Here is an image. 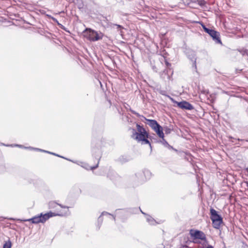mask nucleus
<instances>
[{
  "label": "nucleus",
  "instance_id": "obj_5",
  "mask_svg": "<svg viewBox=\"0 0 248 248\" xmlns=\"http://www.w3.org/2000/svg\"><path fill=\"white\" fill-rule=\"evenodd\" d=\"M148 122L147 124L156 133L157 135L161 138H164V133L162 127L154 120H150L145 118Z\"/></svg>",
  "mask_w": 248,
  "mask_h": 248
},
{
  "label": "nucleus",
  "instance_id": "obj_16",
  "mask_svg": "<svg viewBox=\"0 0 248 248\" xmlns=\"http://www.w3.org/2000/svg\"><path fill=\"white\" fill-rule=\"evenodd\" d=\"M51 18L52 19V20L54 21H55V22H57V20L54 17H51Z\"/></svg>",
  "mask_w": 248,
  "mask_h": 248
},
{
  "label": "nucleus",
  "instance_id": "obj_9",
  "mask_svg": "<svg viewBox=\"0 0 248 248\" xmlns=\"http://www.w3.org/2000/svg\"><path fill=\"white\" fill-rule=\"evenodd\" d=\"M16 146H18V147H21V148H28V149H31V150H38V151H42V152H47V153H48L49 154H53V155H55L53 153H50V152H47V151H46L45 150H41V149H39L38 148H32V147H23L22 145H15Z\"/></svg>",
  "mask_w": 248,
  "mask_h": 248
},
{
  "label": "nucleus",
  "instance_id": "obj_12",
  "mask_svg": "<svg viewBox=\"0 0 248 248\" xmlns=\"http://www.w3.org/2000/svg\"><path fill=\"white\" fill-rule=\"evenodd\" d=\"M212 30H213L209 29L207 28H205V29H204V31L208 34H210L211 33V32L212 31Z\"/></svg>",
  "mask_w": 248,
  "mask_h": 248
},
{
  "label": "nucleus",
  "instance_id": "obj_15",
  "mask_svg": "<svg viewBox=\"0 0 248 248\" xmlns=\"http://www.w3.org/2000/svg\"><path fill=\"white\" fill-rule=\"evenodd\" d=\"M102 218H101V216H100V217H99V218H98V221H102Z\"/></svg>",
  "mask_w": 248,
  "mask_h": 248
},
{
  "label": "nucleus",
  "instance_id": "obj_18",
  "mask_svg": "<svg viewBox=\"0 0 248 248\" xmlns=\"http://www.w3.org/2000/svg\"><path fill=\"white\" fill-rule=\"evenodd\" d=\"M97 166H95V167H92L91 169H92V170L96 168H97Z\"/></svg>",
  "mask_w": 248,
  "mask_h": 248
},
{
  "label": "nucleus",
  "instance_id": "obj_13",
  "mask_svg": "<svg viewBox=\"0 0 248 248\" xmlns=\"http://www.w3.org/2000/svg\"><path fill=\"white\" fill-rule=\"evenodd\" d=\"M165 133L166 134H169L170 133V131H171V129H170V128H166L165 129Z\"/></svg>",
  "mask_w": 248,
  "mask_h": 248
},
{
  "label": "nucleus",
  "instance_id": "obj_2",
  "mask_svg": "<svg viewBox=\"0 0 248 248\" xmlns=\"http://www.w3.org/2000/svg\"><path fill=\"white\" fill-rule=\"evenodd\" d=\"M137 131L134 129H132V138L141 144H149L150 145L147 140L148 134L145 129L138 124H137Z\"/></svg>",
  "mask_w": 248,
  "mask_h": 248
},
{
  "label": "nucleus",
  "instance_id": "obj_17",
  "mask_svg": "<svg viewBox=\"0 0 248 248\" xmlns=\"http://www.w3.org/2000/svg\"><path fill=\"white\" fill-rule=\"evenodd\" d=\"M206 248H214L213 246H211V245H209Z\"/></svg>",
  "mask_w": 248,
  "mask_h": 248
},
{
  "label": "nucleus",
  "instance_id": "obj_11",
  "mask_svg": "<svg viewBox=\"0 0 248 248\" xmlns=\"http://www.w3.org/2000/svg\"><path fill=\"white\" fill-rule=\"evenodd\" d=\"M12 244L10 241L5 242L4 244L3 248H11Z\"/></svg>",
  "mask_w": 248,
  "mask_h": 248
},
{
  "label": "nucleus",
  "instance_id": "obj_7",
  "mask_svg": "<svg viewBox=\"0 0 248 248\" xmlns=\"http://www.w3.org/2000/svg\"><path fill=\"white\" fill-rule=\"evenodd\" d=\"M190 234L191 236L195 239H199L204 240L206 238L205 234L200 231H191Z\"/></svg>",
  "mask_w": 248,
  "mask_h": 248
},
{
  "label": "nucleus",
  "instance_id": "obj_20",
  "mask_svg": "<svg viewBox=\"0 0 248 248\" xmlns=\"http://www.w3.org/2000/svg\"><path fill=\"white\" fill-rule=\"evenodd\" d=\"M202 28H203V30H204L205 28H206V27L204 25H202Z\"/></svg>",
  "mask_w": 248,
  "mask_h": 248
},
{
  "label": "nucleus",
  "instance_id": "obj_10",
  "mask_svg": "<svg viewBox=\"0 0 248 248\" xmlns=\"http://www.w3.org/2000/svg\"><path fill=\"white\" fill-rule=\"evenodd\" d=\"M146 220L151 225L155 224V221L151 217L147 216L146 217Z\"/></svg>",
  "mask_w": 248,
  "mask_h": 248
},
{
  "label": "nucleus",
  "instance_id": "obj_21",
  "mask_svg": "<svg viewBox=\"0 0 248 248\" xmlns=\"http://www.w3.org/2000/svg\"><path fill=\"white\" fill-rule=\"evenodd\" d=\"M112 217H113V219L114 220L115 219V217L113 216H112Z\"/></svg>",
  "mask_w": 248,
  "mask_h": 248
},
{
  "label": "nucleus",
  "instance_id": "obj_8",
  "mask_svg": "<svg viewBox=\"0 0 248 248\" xmlns=\"http://www.w3.org/2000/svg\"><path fill=\"white\" fill-rule=\"evenodd\" d=\"M217 43H221L220 40L219 39V34L218 32L215 30H212L210 34H209Z\"/></svg>",
  "mask_w": 248,
  "mask_h": 248
},
{
  "label": "nucleus",
  "instance_id": "obj_19",
  "mask_svg": "<svg viewBox=\"0 0 248 248\" xmlns=\"http://www.w3.org/2000/svg\"><path fill=\"white\" fill-rule=\"evenodd\" d=\"M115 26H117L118 28H121V26L116 24Z\"/></svg>",
  "mask_w": 248,
  "mask_h": 248
},
{
  "label": "nucleus",
  "instance_id": "obj_3",
  "mask_svg": "<svg viewBox=\"0 0 248 248\" xmlns=\"http://www.w3.org/2000/svg\"><path fill=\"white\" fill-rule=\"evenodd\" d=\"M82 34L86 39L93 42L102 39L103 37L102 33H98L97 31L91 29H86L83 31Z\"/></svg>",
  "mask_w": 248,
  "mask_h": 248
},
{
  "label": "nucleus",
  "instance_id": "obj_4",
  "mask_svg": "<svg viewBox=\"0 0 248 248\" xmlns=\"http://www.w3.org/2000/svg\"><path fill=\"white\" fill-rule=\"evenodd\" d=\"M210 217L212 221L213 227L216 229H219L222 223V218L221 217L217 214L216 210L213 208L210 209Z\"/></svg>",
  "mask_w": 248,
  "mask_h": 248
},
{
  "label": "nucleus",
  "instance_id": "obj_14",
  "mask_svg": "<svg viewBox=\"0 0 248 248\" xmlns=\"http://www.w3.org/2000/svg\"><path fill=\"white\" fill-rule=\"evenodd\" d=\"M102 215H103V216H105V215H109V216H110V214H108V213H107V212H103V213H102Z\"/></svg>",
  "mask_w": 248,
  "mask_h": 248
},
{
  "label": "nucleus",
  "instance_id": "obj_1",
  "mask_svg": "<svg viewBox=\"0 0 248 248\" xmlns=\"http://www.w3.org/2000/svg\"><path fill=\"white\" fill-rule=\"evenodd\" d=\"M49 207L51 209H55V212H49L43 214L36 216L33 217L26 219L25 221H31L32 223H44L50 217L55 216H65L70 214L69 207L58 204L55 202H50L49 203Z\"/></svg>",
  "mask_w": 248,
  "mask_h": 248
},
{
  "label": "nucleus",
  "instance_id": "obj_6",
  "mask_svg": "<svg viewBox=\"0 0 248 248\" xmlns=\"http://www.w3.org/2000/svg\"><path fill=\"white\" fill-rule=\"evenodd\" d=\"M170 100L172 102L176 104L177 106L182 108L185 109L186 110H191L193 108V106L188 102L186 101H182L180 102H178L176 101H175L173 98H170Z\"/></svg>",
  "mask_w": 248,
  "mask_h": 248
}]
</instances>
